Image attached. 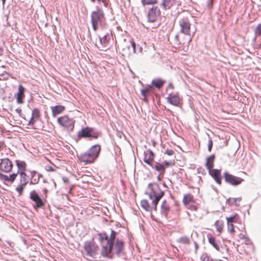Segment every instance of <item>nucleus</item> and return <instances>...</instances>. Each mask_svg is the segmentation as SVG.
<instances>
[{"instance_id": "nucleus-14", "label": "nucleus", "mask_w": 261, "mask_h": 261, "mask_svg": "<svg viewBox=\"0 0 261 261\" xmlns=\"http://www.w3.org/2000/svg\"><path fill=\"white\" fill-rule=\"evenodd\" d=\"M13 168L12 162L8 159H3L0 163V169L4 172H9Z\"/></svg>"}, {"instance_id": "nucleus-3", "label": "nucleus", "mask_w": 261, "mask_h": 261, "mask_svg": "<svg viewBox=\"0 0 261 261\" xmlns=\"http://www.w3.org/2000/svg\"><path fill=\"white\" fill-rule=\"evenodd\" d=\"M150 199L153 200V205L156 207L161 198L164 195V192L161 190L156 184H149L147 192Z\"/></svg>"}, {"instance_id": "nucleus-32", "label": "nucleus", "mask_w": 261, "mask_h": 261, "mask_svg": "<svg viewBox=\"0 0 261 261\" xmlns=\"http://www.w3.org/2000/svg\"><path fill=\"white\" fill-rule=\"evenodd\" d=\"M226 219L227 220V223H230L232 224H233V223H237L240 219V217L238 214H235L231 217H226Z\"/></svg>"}, {"instance_id": "nucleus-28", "label": "nucleus", "mask_w": 261, "mask_h": 261, "mask_svg": "<svg viewBox=\"0 0 261 261\" xmlns=\"http://www.w3.org/2000/svg\"><path fill=\"white\" fill-rule=\"evenodd\" d=\"M209 243L212 245L217 251H220L221 246L218 243L215 238L210 237L208 239Z\"/></svg>"}, {"instance_id": "nucleus-26", "label": "nucleus", "mask_w": 261, "mask_h": 261, "mask_svg": "<svg viewBox=\"0 0 261 261\" xmlns=\"http://www.w3.org/2000/svg\"><path fill=\"white\" fill-rule=\"evenodd\" d=\"M215 158V155L212 154V155H210V156H208L206 159L205 166L208 170L213 169V168L214 167Z\"/></svg>"}, {"instance_id": "nucleus-1", "label": "nucleus", "mask_w": 261, "mask_h": 261, "mask_svg": "<svg viewBox=\"0 0 261 261\" xmlns=\"http://www.w3.org/2000/svg\"><path fill=\"white\" fill-rule=\"evenodd\" d=\"M91 21L94 31H97L99 28H103L106 24V19L103 10L97 8L96 11L92 12Z\"/></svg>"}, {"instance_id": "nucleus-35", "label": "nucleus", "mask_w": 261, "mask_h": 261, "mask_svg": "<svg viewBox=\"0 0 261 261\" xmlns=\"http://www.w3.org/2000/svg\"><path fill=\"white\" fill-rule=\"evenodd\" d=\"M152 167V168H154L156 170L158 171L163 173L165 172V167L163 164L157 163L154 167Z\"/></svg>"}, {"instance_id": "nucleus-18", "label": "nucleus", "mask_w": 261, "mask_h": 261, "mask_svg": "<svg viewBox=\"0 0 261 261\" xmlns=\"http://www.w3.org/2000/svg\"><path fill=\"white\" fill-rule=\"evenodd\" d=\"M154 154L151 150H147L144 152V161L150 166H152Z\"/></svg>"}, {"instance_id": "nucleus-25", "label": "nucleus", "mask_w": 261, "mask_h": 261, "mask_svg": "<svg viewBox=\"0 0 261 261\" xmlns=\"http://www.w3.org/2000/svg\"><path fill=\"white\" fill-rule=\"evenodd\" d=\"M65 109L64 106L59 105L51 107L52 114L53 116L62 113Z\"/></svg>"}, {"instance_id": "nucleus-56", "label": "nucleus", "mask_w": 261, "mask_h": 261, "mask_svg": "<svg viewBox=\"0 0 261 261\" xmlns=\"http://www.w3.org/2000/svg\"><path fill=\"white\" fill-rule=\"evenodd\" d=\"M30 184H35L36 182H33V181H31Z\"/></svg>"}, {"instance_id": "nucleus-49", "label": "nucleus", "mask_w": 261, "mask_h": 261, "mask_svg": "<svg viewBox=\"0 0 261 261\" xmlns=\"http://www.w3.org/2000/svg\"><path fill=\"white\" fill-rule=\"evenodd\" d=\"M163 178V174L161 173L159 176H158V179L159 180H162Z\"/></svg>"}, {"instance_id": "nucleus-44", "label": "nucleus", "mask_w": 261, "mask_h": 261, "mask_svg": "<svg viewBox=\"0 0 261 261\" xmlns=\"http://www.w3.org/2000/svg\"><path fill=\"white\" fill-rule=\"evenodd\" d=\"M174 150L172 149H167L165 151V154H167L169 156L172 155L174 154Z\"/></svg>"}, {"instance_id": "nucleus-31", "label": "nucleus", "mask_w": 261, "mask_h": 261, "mask_svg": "<svg viewBox=\"0 0 261 261\" xmlns=\"http://www.w3.org/2000/svg\"><path fill=\"white\" fill-rule=\"evenodd\" d=\"M152 91V87L151 86H147L141 89V94L144 97V100H146V97L151 93Z\"/></svg>"}, {"instance_id": "nucleus-39", "label": "nucleus", "mask_w": 261, "mask_h": 261, "mask_svg": "<svg viewBox=\"0 0 261 261\" xmlns=\"http://www.w3.org/2000/svg\"><path fill=\"white\" fill-rule=\"evenodd\" d=\"M239 237L241 240H244L246 244L249 243V242L250 241V239L245 234H244L243 233H240L239 234Z\"/></svg>"}, {"instance_id": "nucleus-50", "label": "nucleus", "mask_w": 261, "mask_h": 261, "mask_svg": "<svg viewBox=\"0 0 261 261\" xmlns=\"http://www.w3.org/2000/svg\"><path fill=\"white\" fill-rule=\"evenodd\" d=\"M210 9H211L213 7V0H210V3L208 5Z\"/></svg>"}, {"instance_id": "nucleus-51", "label": "nucleus", "mask_w": 261, "mask_h": 261, "mask_svg": "<svg viewBox=\"0 0 261 261\" xmlns=\"http://www.w3.org/2000/svg\"><path fill=\"white\" fill-rule=\"evenodd\" d=\"M163 165H164V166L165 165L166 166H168L169 165V163L165 161L163 163Z\"/></svg>"}, {"instance_id": "nucleus-54", "label": "nucleus", "mask_w": 261, "mask_h": 261, "mask_svg": "<svg viewBox=\"0 0 261 261\" xmlns=\"http://www.w3.org/2000/svg\"><path fill=\"white\" fill-rule=\"evenodd\" d=\"M195 248H196V249H197V248H198V245L196 243L195 244Z\"/></svg>"}, {"instance_id": "nucleus-30", "label": "nucleus", "mask_w": 261, "mask_h": 261, "mask_svg": "<svg viewBox=\"0 0 261 261\" xmlns=\"http://www.w3.org/2000/svg\"><path fill=\"white\" fill-rule=\"evenodd\" d=\"M170 208L169 204L166 201H164L161 205V211L162 213L165 215L166 217H167L168 216V214L170 211Z\"/></svg>"}, {"instance_id": "nucleus-21", "label": "nucleus", "mask_w": 261, "mask_h": 261, "mask_svg": "<svg viewBox=\"0 0 261 261\" xmlns=\"http://www.w3.org/2000/svg\"><path fill=\"white\" fill-rule=\"evenodd\" d=\"M24 88L21 85L18 86V91L16 94V101L19 104L23 102V99L24 98Z\"/></svg>"}, {"instance_id": "nucleus-24", "label": "nucleus", "mask_w": 261, "mask_h": 261, "mask_svg": "<svg viewBox=\"0 0 261 261\" xmlns=\"http://www.w3.org/2000/svg\"><path fill=\"white\" fill-rule=\"evenodd\" d=\"M123 242L118 239L117 240L114 245V251L117 254H119L123 249Z\"/></svg>"}, {"instance_id": "nucleus-16", "label": "nucleus", "mask_w": 261, "mask_h": 261, "mask_svg": "<svg viewBox=\"0 0 261 261\" xmlns=\"http://www.w3.org/2000/svg\"><path fill=\"white\" fill-rule=\"evenodd\" d=\"M179 0H163L162 5L165 9H169L172 7H177L180 5Z\"/></svg>"}, {"instance_id": "nucleus-52", "label": "nucleus", "mask_w": 261, "mask_h": 261, "mask_svg": "<svg viewBox=\"0 0 261 261\" xmlns=\"http://www.w3.org/2000/svg\"><path fill=\"white\" fill-rule=\"evenodd\" d=\"M63 180H64V182H68V179L67 178H64V179H63Z\"/></svg>"}, {"instance_id": "nucleus-19", "label": "nucleus", "mask_w": 261, "mask_h": 261, "mask_svg": "<svg viewBox=\"0 0 261 261\" xmlns=\"http://www.w3.org/2000/svg\"><path fill=\"white\" fill-rule=\"evenodd\" d=\"M140 204L141 206L146 211H151L153 209L156 211L157 210V206L155 207L153 205V200L151 203H149L147 200L143 199L141 201Z\"/></svg>"}, {"instance_id": "nucleus-2", "label": "nucleus", "mask_w": 261, "mask_h": 261, "mask_svg": "<svg viewBox=\"0 0 261 261\" xmlns=\"http://www.w3.org/2000/svg\"><path fill=\"white\" fill-rule=\"evenodd\" d=\"M100 151V146L98 145L93 146L88 151L82 153L78 156L79 160L86 164H90L98 157Z\"/></svg>"}, {"instance_id": "nucleus-29", "label": "nucleus", "mask_w": 261, "mask_h": 261, "mask_svg": "<svg viewBox=\"0 0 261 261\" xmlns=\"http://www.w3.org/2000/svg\"><path fill=\"white\" fill-rule=\"evenodd\" d=\"M166 81L162 79H155L152 81L151 84L155 87L160 89L165 83Z\"/></svg>"}, {"instance_id": "nucleus-7", "label": "nucleus", "mask_w": 261, "mask_h": 261, "mask_svg": "<svg viewBox=\"0 0 261 261\" xmlns=\"http://www.w3.org/2000/svg\"><path fill=\"white\" fill-rule=\"evenodd\" d=\"M84 249L87 255L90 257H93L97 254L99 247L95 244L94 241L92 240L85 242Z\"/></svg>"}, {"instance_id": "nucleus-46", "label": "nucleus", "mask_w": 261, "mask_h": 261, "mask_svg": "<svg viewBox=\"0 0 261 261\" xmlns=\"http://www.w3.org/2000/svg\"><path fill=\"white\" fill-rule=\"evenodd\" d=\"M202 261H213L212 259L210 258L207 255L202 256Z\"/></svg>"}, {"instance_id": "nucleus-13", "label": "nucleus", "mask_w": 261, "mask_h": 261, "mask_svg": "<svg viewBox=\"0 0 261 261\" xmlns=\"http://www.w3.org/2000/svg\"><path fill=\"white\" fill-rule=\"evenodd\" d=\"M93 132V128L89 127H86L82 128L78 133V136L81 138H96Z\"/></svg>"}, {"instance_id": "nucleus-53", "label": "nucleus", "mask_w": 261, "mask_h": 261, "mask_svg": "<svg viewBox=\"0 0 261 261\" xmlns=\"http://www.w3.org/2000/svg\"><path fill=\"white\" fill-rule=\"evenodd\" d=\"M98 3H100L101 1H102L103 3H105V0H97Z\"/></svg>"}, {"instance_id": "nucleus-8", "label": "nucleus", "mask_w": 261, "mask_h": 261, "mask_svg": "<svg viewBox=\"0 0 261 261\" xmlns=\"http://www.w3.org/2000/svg\"><path fill=\"white\" fill-rule=\"evenodd\" d=\"M25 172L26 171H23L17 173L20 176V184L16 188V191L18 193L19 195H22L23 194V190L28 183V176Z\"/></svg>"}, {"instance_id": "nucleus-9", "label": "nucleus", "mask_w": 261, "mask_h": 261, "mask_svg": "<svg viewBox=\"0 0 261 261\" xmlns=\"http://www.w3.org/2000/svg\"><path fill=\"white\" fill-rule=\"evenodd\" d=\"M180 31L186 35L190 36L191 23L187 17H183L179 21Z\"/></svg>"}, {"instance_id": "nucleus-36", "label": "nucleus", "mask_w": 261, "mask_h": 261, "mask_svg": "<svg viewBox=\"0 0 261 261\" xmlns=\"http://www.w3.org/2000/svg\"><path fill=\"white\" fill-rule=\"evenodd\" d=\"M178 242L184 244H189L190 243V240L188 237H182L180 238L178 240Z\"/></svg>"}, {"instance_id": "nucleus-47", "label": "nucleus", "mask_w": 261, "mask_h": 261, "mask_svg": "<svg viewBox=\"0 0 261 261\" xmlns=\"http://www.w3.org/2000/svg\"><path fill=\"white\" fill-rule=\"evenodd\" d=\"M48 191L47 188H44L43 189V195H44V196H43L44 198H45V200H46V198L47 197Z\"/></svg>"}, {"instance_id": "nucleus-6", "label": "nucleus", "mask_w": 261, "mask_h": 261, "mask_svg": "<svg viewBox=\"0 0 261 261\" xmlns=\"http://www.w3.org/2000/svg\"><path fill=\"white\" fill-rule=\"evenodd\" d=\"M58 123L68 130L72 131L74 127V120L67 115H64L58 118Z\"/></svg>"}, {"instance_id": "nucleus-34", "label": "nucleus", "mask_w": 261, "mask_h": 261, "mask_svg": "<svg viewBox=\"0 0 261 261\" xmlns=\"http://www.w3.org/2000/svg\"><path fill=\"white\" fill-rule=\"evenodd\" d=\"M17 175H18V173H17L12 174L10 175L9 176L5 175L4 179L6 181L13 182L15 180Z\"/></svg>"}, {"instance_id": "nucleus-45", "label": "nucleus", "mask_w": 261, "mask_h": 261, "mask_svg": "<svg viewBox=\"0 0 261 261\" xmlns=\"http://www.w3.org/2000/svg\"><path fill=\"white\" fill-rule=\"evenodd\" d=\"M45 169L47 172H53V171H55V170L54 169L53 167H52L51 166H45Z\"/></svg>"}, {"instance_id": "nucleus-40", "label": "nucleus", "mask_w": 261, "mask_h": 261, "mask_svg": "<svg viewBox=\"0 0 261 261\" xmlns=\"http://www.w3.org/2000/svg\"><path fill=\"white\" fill-rule=\"evenodd\" d=\"M185 42L184 41H181L179 39V36L178 35H176L175 37H174V43L176 45H178V44H184Z\"/></svg>"}, {"instance_id": "nucleus-41", "label": "nucleus", "mask_w": 261, "mask_h": 261, "mask_svg": "<svg viewBox=\"0 0 261 261\" xmlns=\"http://www.w3.org/2000/svg\"><path fill=\"white\" fill-rule=\"evenodd\" d=\"M116 232L114 230H112L110 237L109 238V240L114 243V241L116 238Z\"/></svg>"}, {"instance_id": "nucleus-48", "label": "nucleus", "mask_w": 261, "mask_h": 261, "mask_svg": "<svg viewBox=\"0 0 261 261\" xmlns=\"http://www.w3.org/2000/svg\"><path fill=\"white\" fill-rule=\"evenodd\" d=\"M168 88L172 90L174 88V85L172 83H169L168 86Z\"/></svg>"}, {"instance_id": "nucleus-33", "label": "nucleus", "mask_w": 261, "mask_h": 261, "mask_svg": "<svg viewBox=\"0 0 261 261\" xmlns=\"http://www.w3.org/2000/svg\"><path fill=\"white\" fill-rule=\"evenodd\" d=\"M215 226H216L217 231L221 233L223 230V222L221 220H217L215 223Z\"/></svg>"}, {"instance_id": "nucleus-12", "label": "nucleus", "mask_w": 261, "mask_h": 261, "mask_svg": "<svg viewBox=\"0 0 261 261\" xmlns=\"http://www.w3.org/2000/svg\"><path fill=\"white\" fill-rule=\"evenodd\" d=\"M130 46L132 47L133 52L136 53V43L133 40L126 41L125 39L124 42L121 44L120 47L124 53L127 54L129 50Z\"/></svg>"}, {"instance_id": "nucleus-37", "label": "nucleus", "mask_w": 261, "mask_h": 261, "mask_svg": "<svg viewBox=\"0 0 261 261\" xmlns=\"http://www.w3.org/2000/svg\"><path fill=\"white\" fill-rule=\"evenodd\" d=\"M143 6L154 5L157 3V0H141Z\"/></svg>"}, {"instance_id": "nucleus-55", "label": "nucleus", "mask_w": 261, "mask_h": 261, "mask_svg": "<svg viewBox=\"0 0 261 261\" xmlns=\"http://www.w3.org/2000/svg\"><path fill=\"white\" fill-rule=\"evenodd\" d=\"M91 2L95 3L96 0H90Z\"/></svg>"}, {"instance_id": "nucleus-23", "label": "nucleus", "mask_w": 261, "mask_h": 261, "mask_svg": "<svg viewBox=\"0 0 261 261\" xmlns=\"http://www.w3.org/2000/svg\"><path fill=\"white\" fill-rule=\"evenodd\" d=\"M110 40V36L108 34L105 35L103 37L100 38V42L101 43V46L98 47L101 50H105L108 47L109 41Z\"/></svg>"}, {"instance_id": "nucleus-4", "label": "nucleus", "mask_w": 261, "mask_h": 261, "mask_svg": "<svg viewBox=\"0 0 261 261\" xmlns=\"http://www.w3.org/2000/svg\"><path fill=\"white\" fill-rule=\"evenodd\" d=\"M99 240L101 246V254L103 256L111 257V253L113 247V242L109 240V237L106 234H99Z\"/></svg>"}, {"instance_id": "nucleus-42", "label": "nucleus", "mask_w": 261, "mask_h": 261, "mask_svg": "<svg viewBox=\"0 0 261 261\" xmlns=\"http://www.w3.org/2000/svg\"><path fill=\"white\" fill-rule=\"evenodd\" d=\"M255 34L258 36L261 35V24H259L256 28L255 31Z\"/></svg>"}, {"instance_id": "nucleus-58", "label": "nucleus", "mask_w": 261, "mask_h": 261, "mask_svg": "<svg viewBox=\"0 0 261 261\" xmlns=\"http://www.w3.org/2000/svg\"><path fill=\"white\" fill-rule=\"evenodd\" d=\"M142 48H141L140 49V52H141V51H142Z\"/></svg>"}, {"instance_id": "nucleus-38", "label": "nucleus", "mask_w": 261, "mask_h": 261, "mask_svg": "<svg viewBox=\"0 0 261 261\" xmlns=\"http://www.w3.org/2000/svg\"><path fill=\"white\" fill-rule=\"evenodd\" d=\"M228 231L232 234L235 233L234 226L233 224L230 223H227Z\"/></svg>"}, {"instance_id": "nucleus-20", "label": "nucleus", "mask_w": 261, "mask_h": 261, "mask_svg": "<svg viewBox=\"0 0 261 261\" xmlns=\"http://www.w3.org/2000/svg\"><path fill=\"white\" fill-rule=\"evenodd\" d=\"M160 10L156 7L154 9H151L148 13V18L150 22H154L160 14Z\"/></svg>"}, {"instance_id": "nucleus-17", "label": "nucleus", "mask_w": 261, "mask_h": 261, "mask_svg": "<svg viewBox=\"0 0 261 261\" xmlns=\"http://www.w3.org/2000/svg\"><path fill=\"white\" fill-rule=\"evenodd\" d=\"M41 116L40 110L38 109H35L32 111L31 118L29 121L28 125L34 126L35 123L38 120Z\"/></svg>"}, {"instance_id": "nucleus-27", "label": "nucleus", "mask_w": 261, "mask_h": 261, "mask_svg": "<svg viewBox=\"0 0 261 261\" xmlns=\"http://www.w3.org/2000/svg\"><path fill=\"white\" fill-rule=\"evenodd\" d=\"M16 164L18 168L17 173L27 171V164L25 162L20 160H16Z\"/></svg>"}, {"instance_id": "nucleus-10", "label": "nucleus", "mask_w": 261, "mask_h": 261, "mask_svg": "<svg viewBox=\"0 0 261 261\" xmlns=\"http://www.w3.org/2000/svg\"><path fill=\"white\" fill-rule=\"evenodd\" d=\"M224 177L225 181L232 186L239 185L244 181L243 179L235 176L228 172H225L224 173Z\"/></svg>"}, {"instance_id": "nucleus-57", "label": "nucleus", "mask_w": 261, "mask_h": 261, "mask_svg": "<svg viewBox=\"0 0 261 261\" xmlns=\"http://www.w3.org/2000/svg\"><path fill=\"white\" fill-rule=\"evenodd\" d=\"M3 3L4 4L6 2V0H2Z\"/></svg>"}, {"instance_id": "nucleus-43", "label": "nucleus", "mask_w": 261, "mask_h": 261, "mask_svg": "<svg viewBox=\"0 0 261 261\" xmlns=\"http://www.w3.org/2000/svg\"><path fill=\"white\" fill-rule=\"evenodd\" d=\"M213 142L211 139H210L208 141V150L211 152L213 147Z\"/></svg>"}, {"instance_id": "nucleus-22", "label": "nucleus", "mask_w": 261, "mask_h": 261, "mask_svg": "<svg viewBox=\"0 0 261 261\" xmlns=\"http://www.w3.org/2000/svg\"><path fill=\"white\" fill-rule=\"evenodd\" d=\"M183 204L187 206L190 203H195V200L194 196L191 193H187L184 195L182 199Z\"/></svg>"}, {"instance_id": "nucleus-11", "label": "nucleus", "mask_w": 261, "mask_h": 261, "mask_svg": "<svg viewBox=\"0 0 261 261\" xmlns=\"http://www.w3.org/2000/svg\"><path fill=\"white\" fill-rule=\"evenodd\" d=\"M167 99L169 103L174 106L179 107L181 105L182 99L180 97L178 92L169 94Z\"/></svg>"}, {"instance_id": "nucleus-15", "label": "nucleus", "mask_w": 261, "mask_h": 261, "mask_svg": "<svg viewBox=\"0 0 261 261\" xmlns=\"http://www.w3.org/2000/svg\"><path fill=\"white\" fill-rule=\"evenodd\" d=\"M208 173L218 184L219 185H221L222 177L221 175V170L213 169L208 170Z\"/></svg>"}, {"instance_id": "nucleus-5", "label": "nucleus", "mask_w": 261, "mask_h": 261, "mask_svg": "<svg viewBox=\"0 0 261 261\" xmlns=\"http://www.w3.org/2000/svg\"><path fill=\"white\" fill-rule=\"evenodd\" d=\"M30 199L35 202L34 207L41 208L45 204L46 200L43 196H40L39 193L36 190H32L30 193Z\"/></svg>"}]
</instances>
